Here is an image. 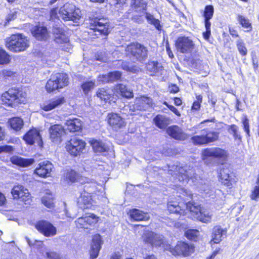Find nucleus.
Returning a JSON list of instances; mask_svg holds the SVG:
<instances>
[{"label":"nucleus","mask_w":259,"mask_h":259,"mask_svg":"<svg viewBox=\"0 0 259 259\" xmlns=\"http://www.w3.org/2000/svg\"><path fill=\"white\" fill-rule=\"evenodd\" d=\"M202 154L205 158L211 157L221 158L226 156V152L220 148H207L203 151Z\"/></svg>","instance_id":"25"},{"label":"nucleus","mask_w":259,"mask_h":259,"mask_svg":"<svg viewBox=\"0 0 259 259\" xmlns=\"http://www.w3.org/2000/svg\"><path fill=\"white\" fill-rule=\"evenodd\" d=\"M191 141L194 145H206V140L204 138L203 134L201 136H195L191 138Z\"/></svg>","instance_id":"50"},{"label":"nucleus","mask_w":259,"mask_h":259,"mask_svg":"<svg viewBox=\"0 0 259 259\" xmlns=\"http://www.w3.org/2000/svg\"><path fill=\"white\" fill-rule=\"evenodd\" d=\"M187 210L193 213L195 217L199 221L204 223H209L211 222L212 214L208 209L196 205L193 202H188L186 204Z\"/></svg>","instance_id":"6"},{"label":"nucleus","mask_w":259,"mask_h":259,"mask_svg":"<svg viewBox=\"0 0 259 259\" xmlns=\"http://www.w3.org/2000/svg\"><path fill=\"white\" fill-rule=\"evenodd\" d=\"M229 172L230 170L228 169H221L220 172V177L222 180V183L230 188L234 181L232 178V174H230Z\"/></svg>","instance_id":"29"},{"label":"nucleus","mask_w":259,"mask_h":259,"mask_svg":"<svg viewBox=\"0 0 259 259\" xmlns=\"http://www.w3.org/2000/svg\"><path fill=\"white\" fill-rule=\"evenodd\" d=\"M206 31L203 33V36L205 40H208L210 37L211 24H204Z\"/></svg>","instance_id":"56"},{"label":"nucleus","mask_w":259,"mask_h":259,"mask_svg":"<svg viewBox=\"0 0 259 259\" xmlns=\"http://www.w3.org/2000/svg\"><path fill=\"white\" fill-rule=\"evenodd\" d=\"M147 71L150 75H155L162 70V66L157 61L149 62L146 65Z\"/></svg>","instance_id":"32"},{"label":"nucleus","mask_w":259,"mask_h":259,"mask_svg":"<svg viewBox=\"0 0 259 259\" xmlns=\"http://www.w3.org/2000/svg\"><path fill=\"white\" fill-rule=\"evenodd\" d=\"M10 61V56L4 50L0 48V64H8Z\"/></svg>","instance_id":"52"},{"label":"nucleus","mask_w":259,"mask_h":259,"mask_svg":"<svg viewBox=\"0 0 259 259\" xmlns=\"http://www.w3.org/2000/svg\"><path fill=\"white\" fill-rule=\"evenodd\" d=\"M176 47L182 53H189L194 49V44L188 37L181 36L176 40Z\"/></svg>","instance_id":"11"},{"label":"nucleus","mask_w":259,"mask_h":259,"mask_svg":"<svg viewBox=\"0 0 259 259\" xmlns=\"http://www.w3.org/2000/svg\"><path fill=\"white\" fill-rule=\"evenodd\" d=\"M116 90L120 92L122 96L125 98H132L134 97L133 91L123 84H118L116 86Z\"/></svg>","instance_id":"37"},{"label":"nucleus","mask_w":259,"mask_h":259,"mask_svg":"<svg viewBox=\"0 0 259 259\" xmlns=\"http://www.w3.org/2000/svg\"><path fill=\"white\" fill-rule=\"evenodd\" d=\"M143 237L145 242L150 244L152 246H159L163 243V237L151 231H145Z\"/></svg>","instance_id":"19"},{"label":"nucleus","mask_w":259,"mask_h":259,"mask_svg":"<svg viewBox=\"0 0 259 259\" xmlns=\"http://www.w3.org/2000/svg\"><path fill=\"white\" fill-rule=\"evenodd\" d=\"M236 43L237 49L240 55L242 56H246L247 53V49L243 40L239 38L237 40Z\"/></svg>","instance_id":"47"},{"label":"nucleus","mask_w":259,"mask_h":259,"mask_svg":"<svg viewBox=\"0 0 259 259\" xmlns=\"http://www.w3.org/2000/svg\"><path fill=\"white\" fill-rule=\"evenodd\" d=\"M7 199L5 195L0 192V206H3L6 203Z\"/></svg>","instance_id":"62"},{"label":"nucleus","mask_w":259,"mask_h":259,"mask_svg":"<svg viewBox=\"0 0 259 259\" xmlns=\"http://www.w3.org/2000/svg\"><path fill=\"white\" fill-rule=\"evenodd\" d=\"M131 5L133 8L138 9L137 11L145 10L147 2L146 0H132Z\"/></svg>","instance_id":"46"},{"label":"nucleus","mask_w":259,"mask_h":259,"mask_svg":"<svg viewBox=\"0 0 259 259\" xmlns=\"http://www.w3.org/2000/svg\"><path fill=\"white\" fill-rule=\"evenodd\" d=\"M64 102V97H58L54 98L48 102L44 103L41 105V108L45 111L51 110L58 106L63 104Z\"/></svg>","instance_id":"27"},{"label":"nucleus","mask_w":259,"mask_h":259,"mask_svg":"<svg viewBox=\"0 0 259 259\" xmlns=\"http://www.w3.org/2000/svg\"><path fill=\"white\" fill-rule=\"evenodd\" d=\"M111 91L105 88L99 89L97 92V96L101 100H103L105 102H107L110 100L112 98V94Z\"/></svg>","instance_id":"41"},{"label":"nucleus","mask_w":259,"mask_h":259,"mask_svg":"<svg viewBox=\"0 0 259 259\" xmlns=\"http://www.w3.org/2000/svg\"><path fill=\"white\" fill-rule=\"evenodd\" d=\"M226 231L223 230L220 226H215L213 229L211 242L214 243H218L222 240Z\"/></svg>","instance_id":"34"},{"label":"nucleus","mask_w":259,"mask_h":259,"mask_svg":"<svg viewBox=\"0 0 259 259\" xmlns=\"http://www.w3.org/2000/svg\"><path fill=\"white\" fill-rule=\"evenodd\" d=\"M169 90L170 93H176L179 92V88L177 85L173 84L169 88Z\"/></svg>","instance_id":"63"},{"label":"nucleus","mask_w":259,"mask_h":259,"mask_svg":"<svg viewBox=\"0 0 259 259\" xmlns=\"http://www.w3.org/2000/svg\"><path fill=\"white\" fill-rule=\"evenodd\" d=\"M6 46L12 52L15 53L23 52L29 47V40L22 34H15L6 39Z\"/></svg>","instance_id":"5"},{"label":"nucleus","mask_w":259,"mask_h":259,"mask_svg":"<svg viewBox=\"0 0 259 259\" xmlns=\"http://www.w3.org/2000/svg\"><path fill=\"white\" fill-rule=\"evenodd\" d=\"M153 121L158 128H165L169 124V119L164 116L157 115L154 117Z\"/></svg>","instance_id":"40"},{"label":"nucleus","mask_w":259,"mask_h":259,"mask_svg":"<svg viewBox=\"0 0 259 259\" xmlns=\"http://www.w3.org/2000/svg\"><path fill=\"white\" fill-rule=\"evenodd\" d=\"M237 20L242 27L247 29H249V30L251 29V23L249 22V21L247 18L242 15H239L237 17Z\"/></svg>","instance_id":"51"},{"label":"nucleus","mask_w":259,"mask_h":259,"mask_svg":"<svg viewBox=\"0 0 259 259\" xmlns=\"http://www.w3.org/2000/svg\"><path fill=\"white\" fill-rule=\"evenodd\" d=\"M205 131L204 130L202 132L204 135V138L206 140V144L213 142L218 139L219 137V133L218 132L209 131L205 133Z\"/></svg>","instance_id":"43"},{"label":"nucleus","mask_w":259,"mask_h":259,"mask_svg":"<svg viewBox=\"0 0 259 259\" xmlns=\"http://www.w3.org/2000/svg\"><path fill=\"white\" fill-rule=\"evenodd\" d=\"M185 236L189 240L196 241L199 232L197 230L190 229L185 232Z\"/></svg>","instance_id":"48"},{"label":"nucleus","mask_w":259,"mask_h":259,"mask_svg":"<svg viewBox=\"0 0 259 259\" xmlns=\"http://www.w3.org/2000/svg\"><path fill=\"white\" fill-rule=\"evenodd\" d=\"M41 202L46 207L52 208L54 207V199L53 195L47 193L41 198Z\"/></svg>","instance_id":"45"},{"label":"nucleus","mask_w":259,"mask_h":259,"mask_svg":"<svg viewBox=\"0 0 259 259\" xmlns=\"http://www.w3.org/2000/svg\"><path fill=\"white\" fill-rule=\"evenodd\" d=\"M242 124L243 125V129L248 137L250 136V130L249 120L247 117H245L242 120Z\"/></svg>","instance_id":"54"},{"label":"nucleus","mask_w":259,"mask_h":259,"mask_svg":"<svg viewBox=\"0 0 259 259\" xmlns=\"http://www.w3.org/2000/svg\"><path fill=\"white\" fill-rule=\"evenodd\" d=\"M152 105V100L147 97L143 96L136 99L134 104L131 106V108L134 111H146Z\"/></svg>","instance_id":"12"},{"label":"nucleus","mask_w":259,"mask_h":259,"mask_svg":"<svg viewBox=\"0 0 259 259\" xmlns=\"http://www.w3.org/2000/svg\"><path fill=\"white\" fill-rule=\"evenodd\" d=\"M36 229L46 237H52L57 234V229L47 221H38L35 225Z\"/></svg>","instance_id":"10"},{"label":"nucleus","mask_w":259,"mask_h":259,"mask_svg":"<svg viewBox=\"0 0 259 259\" xmlns=\"http://www.w3.org/2000/svg\"><path fill=\"white\" fill-rule=\"evenodd\" d=\"M66 177L71 182H74L77 180V175L74 170H71L67 174Z\"/></svg>","instance_id":"55"},{"label":"nucleus","mask_w":259,"mask_h":259,"mask_svg":"<svg viewBox=\"0 0 259 259\" xmlns=\"http://www.w3.org/2000/svg\"><path fill=\"white\" fill-rule=\"evenodd\" d=\"M90 143L94 152L96 153H101L107 152L109 149L105 143L97 140H92L90 141Z\"/></svg>","instance_id":"36"},{"label":"nucleus","mask_w":259,"mask_h":259,"mask_svg":"<svg viewBox=\"0 0 259 259\" xmlns=\"http://www.w3.org/2000/svg\"><path fill=\"white\" fill-rule=\"evenodd\" d=\"M50 138L51 141L56 143L59 144L62 141V137L65 134V130L60 124H54L49 128Z\"/></svg>","instance_id":"14"},{"label":"nucleus","mask_w":259,"mask_h":259,"mask_svg":"<svg viewBox=\"0 0 259 259\" xmlns=\"http://www.w3.org/2000/svg\"><path fill=\"white\" fill-rule=\"evenodd\" d=\"M8 123L11 128L15 131H20L24 125V122L22 119L18 117L10 119Z\"/></svg>","instance_id":"38"},{"label":"nucleus","mask_w":259,"mask_h":259,"mask_svg":"<svg viewBox=\"0 0 259 259\" xmlns=\"http://www.w3.org/2000/svg\"><path fill=\"white\" fill-rule=\"evenodd\" d=\"M59 14L60 17L64 21H72L76 22L81 16L80 10L72 4L66 3L61 7Z\"/></svg>","instance_id":"8"},{"label":"nucleus","mask_w":259,"mask_h":259,"mask_svg":"<svg viewBox=\"0 0 259 259\" xmlns=\"http://www.w3.org/2000/svg\"><path fill=\"white\" fill-rule=\"evenodd\" d=\"M11 193L14 199H20L26 203L30 199V194L27 189L22 185L15 186L13 188Z\"/></svg>","instance_id":"17"},{"label":"nucleus","mask_w":259,"mask_h":259,"mask_svg":"<svg viewBox=\"0 0 259 259\" xmlns=\"http://www.w3.org/2000/svg\"><path fill=\"white\" fill-rule=\"evenodd\" d=\"M18 96V90L12 88L3 94L2 98L3 101L5 102L6 104L9 106H13V104L20 103Z\"/></svg>","instance_id":"16"},{"label":"nucleus","mask_w":259,"mask_h":259,"mask_svg":"<svg viewBox=\"0 0 259 259\" xmlns=\"http://www.w3.org/2000/svg\"><path fill=\"white\" fill-rule=\"evenodd\" d=\"M168 173L183 183H187L189 179L193 181L197 180V175L195 173L193 168L190 166H183L177 163L168 165Z\"/></svg>","instance_id":"2"},{"label":"nucleus","mask_w":259,"mask_h":259,"mask_svg":"<svg viewBox=\"0 0 259 259\" xmlns=\"http://www.w3.org/2000/svg\"><path fill=\"white\" fill-rule=\"evenodd\" d=\"M193 246L184 242H179L172 249L171 252L174 255L188 256L193 252Z\"/></svg>","instance_id":"20"},{"label":"nucleus","mask_w":259,"mask_h":259,"mask_svg":"<svg viewBox=\"0 0 259 259\" xmlns=\"http://www.w3.org/2000/svg\"><path fill=\"white\" fill-rule=\"evenodd\" d=\"M146 19L147 20L149 23L154 25L158 30H161V25H160V21L154 17L153 15L149 13H146Z\"/></svg>","instance_id":"44"},{"label":"nucleus","mask_w":259,"mask_h":259,"mask_svg":"<svg viewBox=\"0 0 259 259\" xmlns=\"http://www.w3.org/2000/svg\"><path fill=\"white\" fill-rule=\"evenodd\" d=\"M228 133L233 136L235 141L241 142L242 141V136L239 132V127L235 124L229 125L227 126Z\"/></svg>","instance_id":"39"},{"label":"nucleus","mask_w":259,"mask_h":259,"mask_svg":"<svg viewBox=\"0 0 259 259\" xmlns=\"http://www.w3.org/2000/svg\"><path fill=\"white\" fill-rule=\"evenodd\" d=\"M13 164L18 166L26 167L32 165L34 162L33 158H24L19 156H14L11 158Z\"/></svg>","instance_id":"28"},{"label":"nucleus","mask_w":259,"mask_h":259,"mask_svg":"<svg viewBox=\"0 0 259 259\" xmlns=\"http://www.w3.org/2000/svg\"><path fill=\"white\" fill-rule=\"evenodd\" d=\"M166 133L172 138L179 141H184L188 138V135L178 125L168 127Z\"/></svg>","instance_id":"21"},{"label":"nucleus","mask_w":259,"mask_h":259,"mask_svg":"<svg viewBox=\"0 0 259 259\" xmlns=\"http://www.w3.org/2000/svg\"><path fill=\"white\" fill-rule=\"evenodd\" d=\"M102 241L101 236L99 234L95 235L92 238L91 250L90 252L91 259L97 257L99 251L101 248Z\"/></svg>","instance_id":"24"},{"label":"nucleus","mask_w":259,"mask_h":259,"mask_svg":"<svg viewBox=\"0 0 259 259\" xmlns=\"http://www.w3.org/2000/svg\"><path fill=\"white\" fill-rule=\"evenodd\" d=\"M95 86L94 81H89L83 82L81 84V89L85 94H87L90 91L93 90Z\"/></svg>","instance_id":"49"},{"label":"nucleus","mask_w":259,"mask_h":259,"mask_svg":"<svg viewBox=\"0 0 259 259\" xmlns=\"http://www.w3.org/2000/svg\"><path fill=\"white\" fill-rule=\"evenodd\" d=\"M68 83V75L66 73H57L52 74L48 80L46 89L48 92H53L67 86Z\"/></svg>","instance_id":"7"},{"label":"nucleus","mask_w":259,"mask_h":259,"mask_svg":"<svg viewBox=\"0 0 259 259\" xmlns=\"http://www.w3.org/2000/svg\"><path fill=\"white\" fill-rule=\"evenodd\" d=\"M108 122L115 131H118L125 125L124 119L119 114L114 113L108 114Z\"/></svg>","instance_id":"15"},{"label":"nucleus","mask_w":259,"mask_h":259,"mask_svg":"<svg viewBox=\"0 0 259 259\" xmlns=\"http://www.w3.org/2000/svg\"><path fill=\"white\" fill-rule=\"evenodd\" d=\"M91 196L88 193L84 192L81 194L79 198L78 199V205L83 209H88L91 207Z\"/></svg>","instance_id":"30"},{"label":"nucleus","mask_w":259,"mask_h":259,"mask_svg":"<svg viewBox=\"0 0 259 259\" xmlns=\"http://www.w3.org/2000/svg\"><path fill=\"white\" fill-rule=\"evenodd\" d=\"M164 104L169 109V110L173 112L176 115L178 116H180V112L175 107H174L172 105H168L165 102L164 103Z\"/></svg>","instance_id":"58"},{"label":"nucleus","mask_w":259,"mask_h":259,"mask_svg":"<svg viewBox=\"0 0 259 259\" xmlns=\"http://www.w3.org/2000/svg\"><path fill=\"white\" fill-rule=\"evenodd\" d=\"M66 124L67 126V130L70 132L79 131L82 127L81 121L77 118L67 120Z\"/></svg>","instance_id":"33"},{"label":"nucleus","mask_w":259,"mask_h":259,"mask_svg":"<svg viewBox=\"0 0 259 259\" xmlns=\"http://www.w3.org/2000/svg\"><path fill=\"white\" fill-rule=\"evenodd\" d=\"M125 51L126 56L134 62L143 63L148 58V49L139 42L131 43L126 47Z\"/></svg>","instance_id":"4"},{"label":"nucleus","mask_w":259,"mask_h":259,"mask_svg":"<svg viewBox=\"0 0 259 259\" xmlns=\"http://www.w3.org/2000/svg\"><path fill=\"white\" fill-rule=\"evenodd\" d=\"M3 74L5 77H11L14 75V72L9 70H4L3 71Z\"/></svg>","instance_id":"64"},{"label":"nucleus","mask_w":259,"mask_h":259,"mask_svg":"<svg viewBox=\"0 0 259 259\" xmlns=\"http://www.w3.org/2000/svg\"><path fill=\"white\" fill-rule=\"evenodd\" d=\"M23 139L25 142L29 145H33L34 143H37L38 145L40 146L42 143L39 133L36 129H32L29 131L25 135Z\"/></svg>","instance_id":"23"},{"label":"nucleus","mask_w":259,"mask_h":259,"mask_svg":"<svg viewBox=\"0 0 259 259\" xmlns=\"http://www.w3.org/2000/svg\"><path fill=\"white\" fill-rule=\"evenodd\" d=\"M109 21L104 18H94L90 19L88 33L89 37L96 38L107 36L110 31Z\"/></svg>","instance_id":"1"},{"label":"nucleus","mask_w":259,"mask_h":259,"mask_svg":"<svg viewBox=\"0 0 259 259\" xmlns=\"http://www.w3.org/2000/svg\"><path fill=\"white\" fill-rule=\"evenodd\" d=\"M98 222V218L94 214L82 217L77 219L75 223L78 228L88 229Z\"/></svg>","instance_id":"13"},{"label":"nucleus","mask_w":259,"mask_h":259,"mask_svg":"<svg viewBox=\"0 0 259 259\" xmlns=\"http://www.w3.org/2000/svg\"><path fill=\"white\" fill-rule=\"evenodd\" d=\"M167 210L170 213L179 214L180 215L184 214L185 210L182 208L176 201H169L167 203Z\"/></svg>","instance_id":"35"},{"label":"nucleus","mask_w":259,"mask_h":259,"mask_svg":"<svg viewBox=\"0 0 259 259\" xmlns=\"http://www.w3.org/2000/svg\"><path fill=\"white\" fill-rule=\"evenodd\" d=\"M214 13V8L212 5H206L203 13L204 18V24H211L210 20L212 18Z\"/></svg>","instance_id":"42"},{"label":"nucleus","mask_w":259,"mask_h":259,"mask_svg":"<svg viewBox=\"0 0 259 259\" xmlns=\"http://www.w3.org/2000/svg\"><path fill=\"white\" fill-rule=\"evenodd\" d=\"M196 100L194 101L192 106V109L194 110H198L200 107L201 103L202 101V97L201 95L196 96Z\"/></svg>","instance_id":"53"},{"label":"nucleus","mask_w":259,"mask_h":259,"mask_svg":"<svg viewBox=\"0 0 259 259\" xmlns=\"http://www.w3.org/2000/svg\"><path fill=\"white\" fill-rule=\"evenodd\" d=\"M1 150L3 152L10 153L12 152L14 149L12 146L9 145L3 146L0 147Z\"/></svg>","instance_id":"59"},{"label":"nucleus","mask_w":259,"mask_h":259,"mask_svg":"<svg viewBox=\"0 0 259 259\" xmlns=\"http://www.w3.org/2000/svg\"><path fill=\"white\" fill-rule=\"evenodd\" d=\"M85 143L76 137L72 138L66 144V149L71 155L76 156L80 155L84 150Z\"/></svg>","instance_id":"9"},{"label":"nucleus","mask_w":259,"mask_h":259,"mask_svg":"<svg viewBox=\"0 0 259 259\" xmlns=\"http://www.w3.org/2000/svg\"><path fill=\"white\" fill-rule=\"evenodd\" d=\"M47 255L49 259H60L58 254L55 252H47Z\"/></svg>","instance_id":"60"},{"label":"nucleus","mask_w":259,"mask_h":259,"mask_svg":"<svg viewBox=\"0 0 259 259\" xmlns=\"http://www.w3.org/2000/svg\"><path fill=\"white\" fill-rule=\"evenodd\" d=\"M17 11L11 12L6 18V23H9L11 21L17 18Z\"/></svg>","instance_id":"57"},{"label":"nucleus","mask_w":259,"mask_h":259,"mask_svg":"<svg viewBox=\"0 0 259 259\" xmlns=\"http://www.w3.org/2000/svg\"><path fill=\"white\" fill-rule=\"evenodd\" d=\"M51 25L52 31L54 36V40L58 44L68 41V38L65 34L62 28V23L58 16L57 9H53L50 12Z\"/></svg>","instance_id":"3"},{"label":"nucleus","mask_w":259,"mask_h":259,"mask_svg":"<svg viewBox=\"0 0 259 259\" xmlns=\"http://www.w3.org/2000/svg\"><path fill=\"white\" fill-rule=\"evenodd\" d=\"M54 168L53 165L49 161L40 162L34 171V173L40 177L47 178L51 176Z\"/></svg>","instance_id":"18"},{"label":"nucleus","mask_w":259,"mask_h":259,"mask_svg":"<svg viewBox=\"0 0 259 259\" xmlns=\"http://www.w3.org/2000/svg\"><path fill=\"white\" fill-rule=\"evenodd\" d=\"M129 214L131 218L135 221H148L150 219L148 213L137 208L130 210Z\"/></svg>","instance_id":"26"},{"label":"nucleus","mask_w":259,"mask_h":259,"mask_svg":"<svg viewBox=\"0 0 259 259\" xmlns=\"http://www.w3.org/2000/svg\"><path fill=\"white\" fill-rule=\"evenodd\" d=\"M33 36L38 40H47L50 37V33L46 26L38 25L31 30Z\"/></svg>","instance_id":"22"},{"label":"nucleus","mask_w":259,"mask_h":259,"mask_svg":"<svg viewBox=\"0 0 259 259\" xmlns=\"http://www.w3.org/2000/svg\"><path fill=\"white\" fill-rule=\"evenodd\" d=\"M121 73L119 71H114L102 75V81L105 83L113 82L119 80Z\"/></svg>","instance_id":"31"},{"label":"nucleus","mask_w":259,"mask_h":259,"mask_svg":"<svg viewBox=\"0 0 259 259\" xmlns=\"http://www.w3.org/2000/svg\"><path fill=\"white\" fill-rule=\"evenodd\" d=\"M119 62H121V67L123 70L127 71H132V67H130L126 62H124L121 60L119 61Z\"/></svg>","instance_id":"61"}]
</instances>
